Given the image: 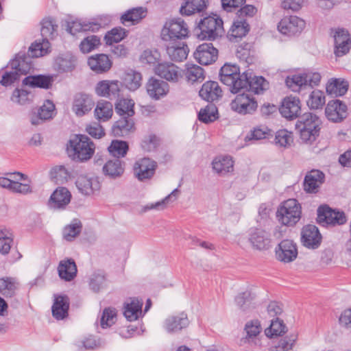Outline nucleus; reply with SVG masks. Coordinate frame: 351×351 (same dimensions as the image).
<instances>
[{
    "mask_svg": "<svg viewBox=\"0 0 351 351\" xmlns=\"http://www.w3.org/2000/svg\"><path fill=\"white\" fill-rule=\"evenodd\" d=\"M53 82V77L51 75H29L23 80V84L32 88H40L49 89Z\"/></svg>",
    "mask_w": 351,
    "mask_h": 351,
    "instance_id": "nucleus-33",
    "label": "nucleus"
},
{
    "mask_svg": "<svg viewBox=\"0 0 351 351\" xmlns=\"http://www.w3.org/2000/svg\"><path fill=\"white\" fill-rule=\"evenodd\" d=\"M187 315L182 313L178 315H173L167 317L164 323V328L169 332H178L189 325Z\"/></svg>",
    "mask_w": 351,
    "mask_h": 351,
    "instance_id": "nucleus-32",
    "label": "nucleus"
},
{
    "mask_svg": "<svg viewBox=\"0 0 351 351\" xmlns=\"http://www.w3.org/2000/svg\"><path fill=\"white\" fill-rule=\"evenodd\" d=\"M120 84L117 80H102L95 86V93L100 97L116 99L119 96Z\"/></svg>",
    "mask_w": 351,
    "mask_h": 351,
    "instance_id": "nucleus-21",
    "label": "nucleus"
},
{
    "mask_svg": "<svg viewBox=\"0 0 351 351\" xmlns=\"http://www.w3.org/2000/svg\"><path fill=\"white\" fill-rule=\"evenodd\" d=\"M317 221L322 226H335L346 223L347 219L344 212L321 205L317 208Z\"/></svg>",
    "mask_w": 351,
    "mask_h": 351,
    "instance_id": "nucleus-9",
    "label": "nucleus"
},
{
    "mask_svg": "<svg viewBox=\"0 0 351 351\" xmlns=\"http://www.w3.org/2000/svg\"><path fill=\"white\" fill-rule=\"evenodd\" d=\"M243 76V73H240L239 67L234 64H225L219 71L221 82L229 86V90L232 93L241 92Z\"/></svg>",
    "mask_w": 351,
    "mask_h": 351,
    "instance_id": "nucleus-7",
    "label": "nucleus"
},
{
    "mask_svg": "<svg viewBox=\"0 0 351 351\" xmlns=\"http://www.w3.org/2000/svg\"><path fill=\"white\" fill-rule=\"evenodd\" d=\"M293 141L292 133L287 130H280L276 133L275 143L280 147L290 145Z\"/></svg>",
    "mask_w": 351,
    "mask_h": 351,
    "instance_id": "nucleus-61",
    "label": "nucleus"
},
{
    "mask_svg": "<svg viewBox=\"0 0 351 351\" xmlns=\"http://www.w3.org/2000/svg\"><path fill=\"white\" fill-rule=\"evenodd\" d=\"M102 25V23L97 21H82L80 20H75L67 22L66 30L69 33L74 36L81 32H97Z\"/></svg>",
    "mask_w": 351,
    "mask_h": 351,
    "instance_id": "nucleus-23",
    "label": "nucleus"
},
{
    "mask_svg": "<svg viewBox=\"0 0 351 351\" xmlns=\"http://www.w3.org/2000/svg\"><path fill=\"white\" fill-rule=\"evenodd\" d=\"M195 32L200 40H215L225 33L223 20L216 14L205 16L197 23Z\"/></svg>",
    "mask_w": 351,
    "mask_h": 351,
    "instance_id": "nucleus-4",
    "label": "nucleus"
},
{
    "mask_svg": "<svg viewBox=\"0 0 351 351\" xmlns=\"http://www.w3.org/2000/svg\"><path fill=\"white\" fill-rule=\"evenodd\" d=\"M306 25L305 21L296 16H286L278 25L280 33L289 36L301 33Z\"/></svg>",
    "mask_w": 351,
    "mask_h": 351,
    "instance_id": "nucleus-12",
    "label": "nucleus"
},
{
    "mask_svg": "<svg viewBox=\"0 0 351 351\" xmlns=\"http://www.w3.org/2000/svg\"><path fill=\"white\" fill-rule=\"evenodd\" d=\"M276 256L278 260L284 263H290L294 261L298 256L296 244L289 239L282 240L276 249Z\"/></svg>",
    "mask_w": 351,
    "mask_h": 351,
    "instance_id": "nucleus-19",
    "label": "nucleus"
},
{
    "mask_svg": "<svg viewBox=\"0 0 351 351\" xmlns=\"http://www.w3.org/2000/svg\"><path fill=\"white\" fill-rule=\"evenodd\" d=\"M76 186L82 194L85 195H93L100 189V183L97 178H88L81 175L77 177Z\"/></svg>",
    "mask_w": 351,
    "mask_h": 351,
    "instance_id": "nucleus-28",
    "label": "nucleus"
},
{
    "mask_svg": "<svg viewBox=\"0 0 351 351\" xmlns=\"http://www.w3.org/2000/svg\"><path fill=\"white\" fill-rule=\"evenodd\" d=\"M155 73L161 78L169 82H177L178 80V67L171 62H165L158 64L155 67Z\"/></svg>",
    "mask_w": 351,
    "mask_h": 351,
    "instance_id": "nucleus-29",
    "label": "nucleus"
},
{
    "mask_svg": "<svg viewBox=\"0 0 351 351\" xmlns=\"http://www.w3.org/2000/svg\"><path fill=\"white\" fill-rule=\"evenodd\" d=\"M94 113L97 120L106 121L112 116L113 106L109 101L101 100L97 102Z\"/></svg>",
    "mask_w": 351,
    "mask_h": 351,
    "instance_id": "nucleus-41",
    "label": "nucleus"
},
{
    "mask_svg": "<svg viewBox=\"0 0 351 351\" xmlns=\"http://www.w3.org/2000/svg\"><path fill=\"white\" fill-rule=\"evenodd\" d=\"M157 167L156 162L149 158H143L138 165V171L137 172V178L139 180L151 178Z\"/></svg>",
    "mask_w": 351,
    "mask_h": 351,
    "instance_id": "nucleus-39",
    "label": "nucleus"
},
{
    "mask_svg": "<svg viewBox=\"0 0 351 351\" xmlns=\"http://www.w3.org/2000/svg\"><path fill=\"white\" fill-rule=\"evenodd\" d=\"M248 241L254 249L267 250L271 247L270 234L261 228H251Z\"/></svg>",
    "mask_w": 351,
    "mask_h": 351,
    "instance_id": "nucleus-14",
    "label": "nucleus"
},
{
    "mask_svg": "<svg viewBox=\"0 0 351 351\" xmlns=\"http://www.w3.org/2000/svg\"><path fill=\"white\" fill-rule=\"evenodd\" d=\"M198 119L204 123L214 122L218 119V110L213 103H209L198 112Z\"/></svg>",
    "mask_w": 351,
    "mask_h": 351,
    "instance_id": "nucleus-46",
    "label": "nucleus"
},
{
    "mask_svg": "<svg viewBox=\"0 0 351 351\" xmlns=\"http://www.w3.org/2000/svg\"><path fill=\"white\" fill-rule=\"evenodd\" d=\"M55 105L50 100H46L43 105L33 108L28 114V119L32 125H39L46 121L52 119L55 113Z\"/></svg>",
    "mask_w": 351,
    "mask_h": 351,
    "instance_id": "nucleus-11",
    "label": "nucleus"
},
{
    "mask_svg": "<svg viewBox=\"0 0 351 351\" xmlns=\"http://www.w3.org/2000/svg\"><path fill=\"white\" fill-rule=\"evenodd\" d=\"M302 207L295 199H289L283 202L278 208L276 217L278 221L286 226H293L300 219Z\"/></svg>",
    "mask_w": 351,
    "mask_h": 351,
    "instance_id": "nucleus-5",
    "label": "nucleus"
},
{
    "mask_svg": "<svg viewBox=\"0 0 351 351\" xmlns=\"http://www.w3.org/2000/svg\"><path fill=\"white\" fill-rule=\"evenodd\" d=\"M167 53L169 58L174 62H182L187 58L189 49L184 42L178 45L172 43L167 46Z\"/></svg>",
    "mask_w": 351,
    "mask_h": 351,
    "instance_id": "nucleus-37",
    "label": "nucleus"
},
{
    "mask_svg": "<svg viewBox=\"0 0 351 351\" xmlns=\"http://www.w3.org/2000/svg\"><path fill=\"white\" fill-rule=\"evenodd\" d=\"M57 25H54L52 20L44 19L41 23L40 34L42 38L49 40L53 38Z\"/></svg>",
    "mask_w": 351,
    "mask_h": 351,
    "instance_id": "nucleus-62",
    "label": "nucleus"
},
{
    "mask_svg": "<svg viewBox=\"0 0 351 351\" xmlns=\"http://www.w3.org/2000/svg\"><path fill=\"white\" fill-rule=\"evenodd\" d=\"M108 149L111 155L119 159L120 157H124L126 155L129 149V145L126 141L113 140Z\"/></svg>",
    "mask_w": 351,
    "mask_h": 351,
    "instance_id": "nucleus-50",
    "label": "nucleus"
},
{
    "mask_svg": "<svg viewBox=\"0 0 351 351\" xmlns=\"http://www.w3.org/2000/svg\"><path fill=\"white\" fill-rule=\"evenodd\" d=\"M254 295L250 291H244L235 298V302L243 311L248 309L254 299Z\"/></svg>",
    "mask_w": 351,
    "mask_h": 351,
    "instance_id": "nucleus-58",
    "label": "nucleus"
},
{
    "mask_svg": "<svg viewBox=\"0 0 351 351\" xmlns=\"http://www.w3.org/2000/svg\"><path fill=\"white\" fill-rule=\"evenodd\" d=\"M143 301L138 298H133L130 303L125 306L123 315L130 321H135L138 318L139 314L142 312Z\"/></svg>",
    "mask_w": 351,
    "mask_h": 351,
    "instance_id": "nucleus-43",
    "label": "nucleus"
},
{
    "mask_svg": "<svg viewBox=\"0 0 351 351\" xmlns=\"http://www.w3.org/2000/svg\"><path fill=\"white\" fill-rule=\"evenodd\" d=\"M272 131L269 130L267 127L261 125L256 128H254V130L251 132V139L253 140H261L265 138H268L271 134Z\"/></svg>",
    "mask_w": 351,
    "mask_h": 351,
    "instance_id": "nucleus-64",
    "label": "nucleus"
},
{
    "mask_svg": "<svg viewBox=\"0 0 351 351\" xmlns=\"http://www.w3.org/2000/svg\"><path fill=\"white\" fill-rule=\"evenodd\" d=\"M71 194L65 187H58L51 195L49 204L53 208H64L71 201Z\"/></svg>",
    "mask_w": 351,
    "mask_h": 351,
    "instance_id": "nucleus-27",
    "label": "nucleus"
},
{
    "mask_svg": "<svg viewBox=\"0 0 351 351\" xmlns=\"http://www.w3.org/2000/svg\"><path fill=\"white\" fill-rule=\"evenodd\" d=\"M146 90L152 99L158 100L167 95L169 86L167 82L152 77L146 83Z\"/></svg>",
    "mask_w": 351,
    "mask_h": 351,
    "instance_id": "nucleus-20",
    "label": "nucleus"
},
{
    "mask_svg": "<svg viewBox=\"0 0 351 351\" xmlns=\"http://www.w3.org/2000/svg\"><path fill=\"white\" fill-rule=\"evenodd\" d=\"M287 332V327L283 321L278 317L273 318L271 320V324L265 330V334L267 337L281 336Z\"/></svg>",
    "mask_w": 351,
    "mask_h": 351,
    "instance_id": "nucleus-52",
    "label": "nucleus"
},
{
    "mask_svg": "<svg viewBox=\"0 0 351 351\" xmlns=\"http://www.w3.org/2000/svg\"><path fill=\"white\" fill-rule=\"evenodd\" d=\"M185 75L188 81L192 83L199 81L202 82L204 79L203 69L196 64H192L191 66L187 67Z\"/></svg>",
    "mask_w": 351,
    "mask_h": 351,
    "instance_id": "nucleus-56",
    "label": "nucleus"
},
{
    "mask_svg": "<svg viewBox=\"0 0 351 351\" xmlns=\"http://www.w3.org/2000/svg\"><path fill=\"white\" fill-rule=\"evenodd\" d=\"M88 64L95 73H104L110 69L112 62L106 54L99 53L90 56L88 59Z\"/></svg>",
    "mask_w": 351,
    "mask_h": 351,
    "instance_id": "nucleus-26",
    "label": "nucleus"
},
{
    "mask_svg": "<svg viewBox=\"0 0 351 351\" xmlns=\"http://www.w3.org/2000/svg\"><path fill=\"white\" fill-rule=\"evenodd\" d=\"M236 94L230 104L231 110L243 115L252 114L256 110L258 103L253 94L245 90Z\"/></svg>",
    "mask_w": 351,
    "mask_h": 351,
    "instance_id": "nucleus-8",
    "label": "nucleus"
},
{
    "mask_svg": "<svg viewBox=\"0 0 351 351\" xmlns=\"http://www.w3.org/2000/svg\"><path fill=\"white\" fill-rule=\"evenodd\" d=\"M282 116L287 119L292 120L300 117L301 103L299 98L289 96L285 97L279 108Z\"/></svg>",
    "mask_w": 351,
    "mask_h": 351,
    "instance_id": "nucleus-18",
    "label": "nucleus"
},
{
    "mask_svg": "<svg viewBox=\"0 0 351 351\" xmlns=\"http://www.w3.org/2000/svg\"><path fill=\"white\" fill-rule=\"evenodd\" d=\"M241 82V92L245 90L253 95L261 94L269 88V82L263 76L255 75L249 70L243 72Z\"/></svg>",
    "mask_w": 351,
    "mask_h": 351,
    "instance_id": "nucleus-10",
    "label": "nucleus"
},
{
    "mask_svg": "<svg viewBox=\"0 0 351 351\" xmlns=\"http://www.w3.org/2000/svg\"><path fill=\"white\" fill-rule=\"evenodd\" d=\"M134 102L132 99H121L115 104V112L119 116L133 117Z\"/></svg>",
    "mask_w": 351,
    "mask_h": 351,
    "instance_id": "nucleus-47",
    "label": "nucleus"
},
{
    "mask_svg": "<svg viewBox=\"0 0 351 351\" xmlns=\"http://www.w3.org/2000/svg\"><path fill=\"white\" fill-rule=\"evenodd\" d=\"M213 169L219 175H225L233 171L234 162L229 156L215 158L212 162Z\"/></svg>",
    "mask_w": 351,
    "mask_h": 351,
    "instance_id": "nucleus-38",
    "label": "nucleus"
},
{
    "mask_svg": "<svg viewBox=\"0 0 351 351\" xmlns=\"http://www.w3.org/2000/svg\"><path fill=\"white\" fill-rule=\"evenodd\" d=\"M209 4L208 0H186L180 7L182 16H191L204 12Z\"/></svg>",
    "mask_w": 351,
    "mask_h": 351,
    "instance_id": "nucleus-31",
    "label": "nucleus"
},
{
    "mask_svg": "<svg viewBox=\"0 0 351 351\" xmlns=\"http://www.w3.org/2000/svg\"><path fill=\"white\" fill-rule=\"evenodd\" d=\"M195 59L202 65L215 62L218 58V50L212 43L199 45L193 53Z\"/></svg>",
    "mask_w": 351,
    "mask_h": 351,
    "instance_id": "nucleus-16",
    "label": "nucleus"
},
{
    "mask_svg": "<svg viewBox=\"0 0 351 351\" xmlns=\"http://www.w3.org/2000/svg\"><path fill=\"white\" fill-rule=\"evenodd\" d=\"M325 104L324 93L319 90H313L307 101V104L311 109H319Z\"/></svg>",
    "mask_w": 351,
    "mask_h": 351,
    "instance_id": "nucleus-60",
    "label": "nucleus"
},
{
    "mask_svg": "<svg viewBox=\"0 0 351 351\" xmlns=\"http://www.w3.org/2000/svg\"><path fill=\"white\" fill-rule=\"evenodd\" d=\"M189 32L187 24L181 18H178L165 22L160 36L165 41H175L188 37Z\"/></svg>",
    "mask_w": 351,
    "mask_h": 351,
    "instance_id": "nucleus-6",
    "label": "nucleus"
},
{
    "mask_svg": "<svg viewBox=\"0 0 351 351\" xmlns=\"http://www.w3.org/2000/svg\"><path fill=\"white\" fill-rule=\"evenodd\" d=\"M123 165V162L118 158L109 160L103 167L104 173L111 178L120 177L124 171Z\"/></svg>",
    "mask_w": 351,
    "mask_h": 351,
    "instance_id": "nucleus-44",
    "label": "nucleus"
},
{
    "mask_svg": "<svg viewBox=\"0 0 351 351\" xmlns=\"http://www.w3.org/2000/svg\"><path fill=\"white\" fill-rule=\"evenodd\" d=\"M69 300L66 295L56 298L51 308L52 315L58 320L66 317L69 315Z\"/></svg>",
    "mask_w": 351,
    "mask_h": 351,
    "instance_id": "nucleus-35",
    "label": "nucleus"
},
{
    "mask_svg": "<svg viewBox=\"0 0 351 351\" xmlns=\"http://www.w3.org/2000/svg\"><path fill=\"white\" fill-rule=\"evenodd\" d=\"M7 67H10L11 71H5L0 81V84L5 87L19 81L21 75H27L33 68V64L29 56H26L25 52L20 51L9 62Z\"/></svg>",
    "mask_w": 351,
    "mask_h": 351,
    "instance_id": "nucleus-1",
    "label": "nucleus"
},
{
    "mask_svg": "<svg viewBox=\"0 0 351 351\" xmlns=\"http://www.w3.org/2000/svg\"><path fill=\"white\" fill-rule=\"evenodd\" d=\"M135 130L133 117L120 116V119L115 121L112 127V133L114 136H125Z\"/></svg>",
    "mask_w": 351,
    "mask_h": 351,
    "instance_id": "nucleus-25",
    "label": "nucleus"
},
{
    "mask_svg": "<svg viewBox=\"0 0 351 351\" xmlns=\"http://www.w3.org/2000/svg\"><path fill=\"white\" fill-rule=\"evenodd\" d=\"M322 237L318 228L313 224L304 226L301 231V241L309 249H317L321 244Z\"/></svg>",
    "mask_w": 351,
    "mask_h": 351,
    "instance_id": "nucleus-15",
    "label": "nucleus"
},
{
    "mask_svg": "<svg viewBox=\"0 0 351 351\" xmlns=\"http://www.w3.org/2000/svg\"><path fill=\"white\" fill-rule=\"evenodd\" d=\"M116 317V311L114 308H106L100 319V325L102 328L111 326L114 323V318Z\"/></svg>",
    "mask_w": 351,
    "mask_h": 351,
    "instance_id": "nucleus-63",
    "label": "nucleus"
},
{
    "mask_svg": "<svg viewBox=\"0 0 351 351\" xmlns=\"http://www.w3.org/2000/svg\"><path fill=\"white\" fill-rule=\"evenodd\" d=\"M94 104L90 95L77 93L75 95L72 109L77 116L82 117L92 110Z\"/></svg>",
    "mask_w": 351,
    "mask_h": 351,
    "instance_id": "nucleus-22",
    "label": "nucleus"
},
{
    "mask_svg": "<svg viewBox=\"0 0 351 351\" xmlns=\"http://www.w3.org/2000/svg\"><path fill=\"white\" fill-rule=\"evenodd\" d=\"M49 42L47 40L42 38V42L36 40L29 47L28 54L26 56L32 58H38L44 56L47 53V50L49 48ZM32 62V60H31Z\"/></svg>",
    "mask_w": 351,
    "mask_h": 351,
    "instance_id": "nucleus-49",
    "label": "nucleus"
},
{
    "mask_svg": "<svg viewBox=\"0 0 351 351\" xmlns=\"http://www.w3.org/2000/svg\"><path fill=\"white\" fill-rule=\"evenodd\" d=\"M100 45V38L96 35H90L86 36L81 41L80 49L82 53H88L98 48Z\"/></svg>",
    "mask_w": 351,
    "mask_h": 351,
    "instance_id": "nucleus-54",
    "label": "nucleus"
},
{
    "mask_svg": "<svg viewBox=\"0 0 351 351\" xmlns=\"http://www.w3.org/2000/svg\"><path fill=\"white\" fill-rule=\"evenodd\" d=\"M325 182V174L319 169L308 171L304 179L303 189L307 193H317Z\"/></svg>",
    "mask_w": 351,
    "mask_h": 351,
    "instance_id": "nucleus-17",
    "label": "nucleus"
},
{
    "mask_svg": "<svg viewBox=\"0 0 351 351\" xmlns=\"http://www.w3.org/2000/svg\"><path fill=\"white\" fill-rule=\"evenodd\" d=\"M50 177L56 184H63L68 181L70 173L64 165H58L51 169Z\"/></svg>",
    "mask_w": 351,
    "mask_h": 351,
    "instance_id": "nucleus-53",
    "label": "nucleus"
},
{
    "mask_svg": "<svg viewBox=\"0 0 351 351\" xmlns=\"http://www.w3.org/2000/svg\"><path fill=\"white\" fill-rule=\"evenodd\" d=\"M249 22L234 19L232 25L228 32V38L230 41H237V38L245 36L250 32Z\"/></svg>",
    "mask_w": 351,
    "mask_h": 351,
    "instance_id": "nucleus-34",
    "label": "nucleus"
},
{
    "mask_svg": "<svg viewBox=\"0 0 351 351\" xmlns=\"http://www.w3.org/2000/svg\"><path fill=\"white\" fill-rule=\"evenodd\" d=\"M348 82L340 79H335L326 85V92L335 97L344 95L348 89Z\"/></svg>",
    "mask_w": 351,
    "mask_h": 351,
    "instance_id": "nucleus-45",
    "label": "nucleus"
},
{
    "mask_svg": "<svg viewBox=\"0 0 351 351\" xmlns=\"http://www.w3.org/2000/svg\"><path fill=\"white\" fill-rule=\"evenodd\" d=\"M285 84L294 92H299L302 88L306 87V81H305L304 73L287 76L285 80Z\"/></svg>",
    "mask_w": 351,
    "mask_h": 351,
    "instance_id": "nucleus-51",
    "label": "nucleus"
},
{
    "mask_svg": "<svg viewBox=\"0 0 351 351\" xmlns=\"http://www.w3.org/2000/svg\"><path fill=\"white\" fill-rule=\"evenodd\" d=\"M20 282L12 277L0 278V293L5 298L14 297L20 289Z\"/></svg>",
    "mask_w": 351,
    "mask_h": 351,
    "instance_id": "nucleus-36",
    "label": "nucleus"
},
{
    "mask_svg": "<svg viewBox=\"0 0 351 351\" xmlns=\"http://www.w3.org/2000/svg\"><path fill=\"white\" fill-rule=\"evenodd\" d=\"M147 12V9L143 7H137L128 10L121 16V23L124 25H125L127 22H130L132 25L138 23L141 19L146 16Z\"/></svg>",
    "mask_w": 351,
    "mask_h": 351,
    "instance_id": "nucleus-40",
    "label": "nucleus"
},
{
    "mask_svg": "<svg viewBox=\"0 0 351 351\" xmlns=\"http://www.w3.org/2000/svg\"><path fill=\"white\" fill-rule=\"evenodd\" d=\"M327 119L334 123H341L348 117V107L339 99L330 101L325 109Z\"/></svg>",
    "mask_w": 351,
    "mask_h": 351,
    "instance_id": "nucleus-13",
    "label": "nucleus"
},
{
    "mask_svg": "<svg viewBox=\"0 0 351 351\" xmlns=\"http://www.w3.org/2000/svg\"><path fill=\"white\" fill-rule=\"evenodd\" d=\"M95 150L94 143L85 134H75L69 140L67 152L74 161L84 162L90 160Z\"/></svg>",
    "mask_w": 351,
    "mask_h": 351,
    "instance_id": "nucleus-3",
    "label": "nucleus"
},
{
    "mask_svg": "<svg viewBox=\"0 0 351 351\" xmlns=\"http://www.w3.org/2000/svg\"><path fill=\"white\" fill-rule=\"evenodd\" d=\"M199 95L205 101L213 103L222 97V90L218 82L208 81L199 91Z\"/></svg>",
    "mask_w": 351,
    "mask_h": 351,
    "instance_id": "nucleus-24",
    "label": "nucleus"
},
{
    "mask_svg": "<svg viewBox=\"0 0 351 351\" xmlns=\"http://www.w3.org/2000/svg\"><path fill=\"white\" fill-rule=\"evenodd\" d=\"M322 121L313 112H305L295 123V129L300 134V138L304 143L311 145L319 136Z\"/></svg>",
    "mask_w": 351,
    "mask_h": 351,
    "instance_id": "nucleus-2",
    "label": "nucleus"
},
{
    "mask_svg": "<svg viewBox=\"0 0 351 351\" xmlns=\"http://www.w3.org/2000/svg\"><path fill=\"white\" fill-rule=\"evenodd\" d=\"M125 36V29L122 27H115L108 32L105 35L104 39L108 45H112L113 43H117Z\"/></svg>",
    "mask_w": 351,
    "mask_h": 351,
    "instance_id": "nucleus-57",
    "label": "nucleus"
},
{
    "mask_svg": "<svg viewBox=\"0 0 351 351\" xmlns=\"http://www.w3.org/2000/svg\"><path fill=\"white\" fill-rule=\"evenodd\" d=\"M59 277L66 282L73 280L77 276V266L72 258H66L59 263L58 267Z\"/></svg>",
    "mask_w": 351,
    "mask_h": 351,
    "instance_id": "nucleus-30",
    "label": "nucleus"
},
{
    "mask_svg": "<svg viewBox=\"0 0 351 351\" xmlns=\"http://www.w3.org/2000/svg\"><path fill=\"white\" fill-rule=\"evenodd\" d=\"M142 75L141 73L130 70L125 72L123 77V85L130 90L134 91L141 85Z\"/></svg>",
    "mask_w": 351,
    "mask_h": 351,
    "instance_id": "nucleus-42",
    "label": "nucleus"
},
{
    "mask_svg": "<svg viewBox=\"0 0 351 351\" xmlns=\"http://www.w3.org/2000/svg\"><path fill=\"white\" fill-rule=\"evenodd\" d=\"M236 19H241L248 22L249 19H252L257 12V8L252 5H245L236 10Z\"/></svg>",
    "mask_w": 351,
    "mask_h": 351,
    "instance_id": "nucleus-59",
    "label": "nucleus"
},
{
    "mask_svg": "<svg viewBox=\"0 0 351 351\" xmlns=\"http://www.w3.org/2000/svg\"><path fill=\"white\" fill-rule=\"evenodd\" d=\"M106 285V276L104 271L98 270L95 271L89 278L90 289L95 292H99Z\"/></svg>",
    "mask_w": 351,
    "mask_h": 351,
    "instance_id": "nucleus-48",
    "label": "nucleus"
},
{
    "mask_svg": "<svg viewBox=\"0 0 351 351\" xmlns=\"http://www.w3.org/2000/svg\"><path fill=\"white\" fill-rule=\"evenodd\" d=\"M13 243L12 234L6 228H0V252L2 254L9 253Z\"/></svg>",
    "mask_w": 351,
    "mask_h": 351,
    "instance_id": "nucleus-55",
    "label": "nucleus"
}]
</instances>
